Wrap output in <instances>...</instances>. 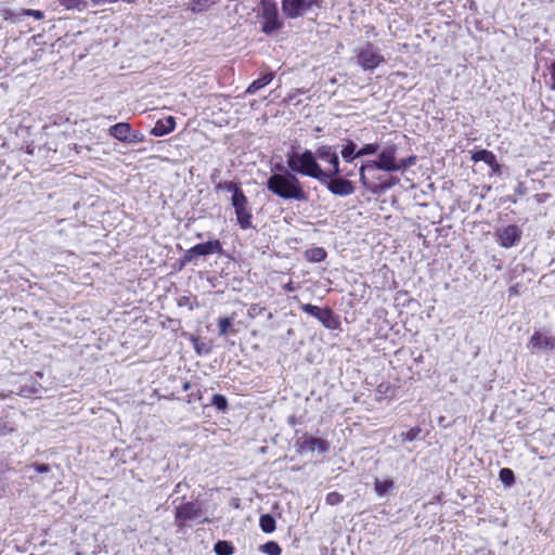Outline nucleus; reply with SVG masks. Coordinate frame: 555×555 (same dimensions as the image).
<instances>
[{"label":"nucleus","instance_id":"11","mask_svg":"<svg viewBox=\"0 0 555 555\" xmlns=\"http://www.w3.org/2000/svg\"><path fill=\"white\" fill-rule=\"evenodd\" d=\"M521 237V230L514 224H509L498 231V242L502 247L509 248L515 246Z\"/></svg>","mask_w":555,"mask_h":555},{"label":"nucleus","instance_id":"26","mask_svg":"<svg viewBox=\"0 0 555 555\" xmlns=\"http://www.w3.org/2000/svg\"><path fill=\"white\" fill-rule=\"evenodd\" d=\"M217 555H232L233 546L227 541H218L214 547Z\"/></svg>","mask_w":555,"mask_h":555},{"label":"nucleus","instance_id":"39","mask_svg":"<svg viewBox=\"0 0 555 555\" xmlns=\"http://www.w3.org/2000/svg\"><path fill=\"white\" fill-rule=\"evenodd\" d=\"M25 15L27 16H33L35 17L36 20H41L43 18V13L41 11H38V10H26L25 11Z\"/></svg>","mask_w":555,"mask_h":555},{"label":"nucleus","instance_id":"12","mask_svg":"<svg viewBox=\"0 0 555 555\" xmlns=\"http://www.w3.org/2000/svg\"><path fill=\"white\" fill-rule=\"evenodd\" d=\"M301 309L302 311L318 319L327 328H334L335 318L330 309H321L310 304L302 305Z\"/></svg>","mask_w":555,"mask_h":555},{"label":"nucleus","instance_id":"41","mask_svg":"<svg viewBox=\"0 0 555 555\" xmlns=\"http://www.w3.org/2000/svg\"><path fill=\"white\" fill-rule=\"evenodd\" d=\"M34 468L39 474H44L50 472V467L47 464H36L34 465Z\"/></svg>","mask_w":555,"mask_h":555},{"label":"nucleus","instance_id":"34","mask_svg":"<svg viewBox=\"0 0 555 555\" xmlns=\"http://www.w3.org/2000/svg\"><path fill=\"white\" fill-rule=\"evenodd\" d=\"M416 163L415 156H410L408 158H398V166H400V170L412 167Z\"/></svg>","mask_w":555,"mask_h":555},{"label":"nucleus","instance_id":"14","mask_svg":"<svg viewBox=\"0 0 555 555\" xmlns=\"http://www.w3.org/2000/svg\"><path fill=\"white\" fill-rule=\"evenodd\" d=\"M176 119L172 116H168L165 119H159L155 122L151 130L154 137H163L175 130Z\"/></svg>","mask_w":555,"mask_h":555},{"label":"nucleus","instance_id":"1","mask_svg":"<svg viewBox=\"0 0 555 555\" xmlns=\"http://www.w3.org/2000/svg\"><path fill=\"white\" fill-rule=\"evenodd\" d=\"M267 189L282 199H294L298 202L308 201V194L296 175L292 171L273 173L267 180Z\"/></svg>","mask_w":555,"mask_h":555},{"label":"nucleus","instance_id":"43","mask_svg":"<svg viewBox=\"0 0 555 555\" xmlns=\"http://www.w3.org/2000/svg\"><path fill=\"white\" fill-rule=\"evenodd\" d=\"M341 173H344L345 177H352L353 176V171L352 170H349V171H343Z\"/></svg>","mask_w":555,"mask_h":555},{"label":"nucleus","instance_id":"21","mask_svg":"<svg viewBox=\"0 0 555 555\" xmlns=\"http://www.w3.org/2000/svg\"><path fill=\"white\" fill-rule=\"evenodd\" d=\"M374 489H375V493L377 494V496L382 498L387 492H389L390 490L393 489V480L392 479H385V480L375 479Z\"/></svg>","mask_w":555,"mask_h":555},{"label":"nucleus","instance_id":"29","mask_svg":"<svg viewBox=\"0 0 555 555\" xmlns=\"http://www.w3.org/2000/svg\"><path fill=\"white\" fill-rule=\"evenodd\" d=\"M261 550L267 555H281L282 550L276 542L270 541L261 546Z\"/></svg>","mask_w":555,"mask_h":555},{"label":"nucleus","instance_id":"37","mask_svg":"<svg viewBox=\"0 0 555 555\" xmlns=\"http://www.w3.org/2000/svg\"><path fill=\"white\" fill-rule=\"evenodd\" d=\"M13 431V427L10 426L7 422L0 420V436H5Z\"/></svg>","mask_w":555,"mask_h":555},{"label":"nucleus","instance_id":"6","mask_svg":"<svg viewBox=\"0 0 555 555\" xmlns=\"http://www.w3.org/2000/svg\"><path fill=\"white\" fill-rule=\"evenodd\" d=\"M317 158L330 166L328 169H324L327 180L333 177L340 176L344 171L339 167V157L336 150L331 145H321L317 150Z\"/></svg>","mask_w":555,"mask_h":555},{"label":"nucleus","instance_id":"30","mask_svg":"<svg viewBox=\"0 0 555 555\" xmlns=\"http://www.w3.org/2000/svg\"><path fill=\"white\" fill-rule=\"evenodd\" d=\"M232 324H233L232 318H220L218 321L219 334L221 336H225L228 334L229 328L232 326Z\"/></svg>","mask_w":555,"mask_h":555},{"label":"nucleus","instance_id":"27","mask_svg":"<svg viewBox=\"0 0 555 555\" xmlns=\"http://www.w3.org/2000/svg\"><path fill=\"white\" fill-rule=\"evenodd\" d=\"M499 478L505 486L508 487L512 486L515 481L514 472L509 468H502L499 473Z\"/></svg>","mask_w":555,"mask_h":555},{"label":"nucleus","instance_id":"24","mask_svg":"<svg viewBox=\"0 0 555 555\" xmlns=\"http://www.w3.org/2000/svg\"><path fill=\"white\" fill-rule=\"evenodd\" d=\"M217 188L231 193L232 196H241L244 194L240 184L233 181L220 182Z\"/></svg>","mask_w":555,"mask_h":555},{"label":"nucleus","instance_id":"22","mask_svg":"<svg viewBox=\"0 0 555 555\" xmlns=\"http://www.w3.org/2000/svg\"><path fill=\"white\" fill-rule=\"evenodd\" d=\"M218 1L219 0H192L189 4V9L194 13H199L206 11Z\"/></svg>","mask_w":555,"mask_h":555},{"label":"nucleus","instance_id":"2","mask_svg":"<svg viewBox=\"0 0 555 555\" xmlns=\"http://www.w3.org/2000/svg\"><path fill=\"white\" fill-rule=\"evenodd\" d=\"M317 152L305 150L300 154L288 153L286 155V164L294 175L298 173L305 177H310L319 182H326L327 176L324 169L320 166L317 158Z\"/></svg>","mask_w":555,"mask_h":555},{"label":"nucleus","instance_id":"17","mask_svg":"<svg viewBox=\"0 0 555 555\" xmlns=\"http://www.w3.org/2000/svg\"><path fill=\"white\" fill-rule=\"evenodd\" d=\"M346 144L340 150L341 158L345 163L351 164L359 157L357 144L351 140H345Z\"/></svg>","mask_w":555,"mask_h":555},{"label":"nucleus","instance_id":"18","mask_svg":"<svg viewBox=\"0 0 555 555\" xmlns=\"http://www.w3.org/2000/svg\"><path fill=\"white\" fill-rule=\"evenodd\" d=\"M273 78H274V73H268V74L263 75L262 77L256 79L248 86L246 93H249V94L256 93L258 90H260L263 87H266L267 85H269L273 80Z\"/></svg>","mask_w":555,"mask_h":555},{"label":"nucleus","instance_id":"42","mask_svg":"<svg viewBox=\"0 0 555 555\" xmlns=\"http://www.w3.org/2000/svg\"><path fill=\"white\" fill-rule=\"evenodd\" d=\"M397 182H398V180L392 178V179L389 181V183L382 184V185L379 186V189H380V190L389 189V188H391L392 185H395Z\"/></svg>","mask_w":555,"mask_h":555},{"label":"nucleus","instance_id":"20","mask_svg":"<svg viewBox=\"0 0 555 555\" xmlns=\"http://www.w3.org/2000/svg\"><path fill=\"white\" fill-rule=\"evenodd\" d=\"M473 159L475 162H483L491 167L498 166L495 155L488 150L477 151L474 154Z\"/></svg>","mask_w":555,"mask_h":555},{"label":"nucleus","instance_id":"44","mask_svg":"<svg viewBox=\"0 0 555 555\" xmlns=\"http://www.w3.org/2000/svg\"><path fill=\"white\" fill-rule=\"evenodd\" d=\"M324 255H325V253H324L322 249H318V250H317V256H320V258H319V259L323 258V257H324Z\"/></svg>","mask_w":555,"mask_h":555},{"label":"nucleus","instance_id":"46","mask_svg":"<svg viewBox=\"0 0 555 555\" xmlns=\"http://www.w3.org/2000/svg\"><path fill=\"white\" fill-rule=\"evenodd\" d=\"M189 388H190V383H188V382H186V383H184V385H183V390H188Z\"/></svg>","mask_w":555,"mask_h":555},{"label":"nucleus","instance_id":"35","mask_svg":"<svg viewBox=\"0 0 555 555\" xmlns=\"http://www.w3.org/2000/svg\"><path fill=\"white\" fill-rule=\"evenodd\" d=\"M60 3L68 10L78 9L83 2V0H59Z\"/></svg>","mask_w":555,"mask_h":555},{"label":"nucleus","instance_id":"10","mask_svg":"<svg viewBox=\"0 0 555 555\" xmlns=\"http://www.w3.org/2000/svg\"><path fill=\"white\" fill-rule=\"evenodd\" d=\"M326 189L336 196H349L354 193L356 186L353 182L339 176L330 178L326 182H321Z\"/></svg>","mask_w":555,"mask_h":555},{"label":"nucleus","instance_id":"28","mask_svg":"<svg viewBox=\"0 0 555 555\" xmlns=\"http://www.w3.org/2000/svg\"><path fill=\"white\" fill-rule=\"evenodd\" d=\"M378 149H379L378 143H367L358 150V155H359V157L373 155L378 151Z\"/></svg>","mask_w":555,"mask_h":555},{"label":"nucleus","instance_id":"5","mask_svg":"<svg viewBox=\"0 0 555 555\" xmlns=\"http://www.w3.org/2000/svg\"><path fill=\"white\" fill-rule=\"evenodd\" d=\"M321 0H283L282 11L287 18H298L313 8H319Z\"/></svg>","mask_w":555,"mask_h":555},{"label":"nucleus","instance_id":"19","mask_svg":"<svg viewBox=\"0 0 555 555\" xmlns=\"http://www.w3.org/2000/svg\"><path fill=\"white\" fill-rule=\"evenodd\" d=\"M302 449L310 452L318 451L320 453H324L327 451V446L325 441L320 438H310L302 442Z\"/></svg>","mask_w":555,"mask_h":555},{"label":"nucleus","instance_id":"9","mask_svg":"<svg viewBox=\"0 0 555 555\" xmlns=\"http://www.w3.org/2000/svg\"><path fill=\"white\" fill-rule=\"evenodd\" d=\"M202 516V508L199 504L195 502H186L183 504H180L176 508V525L179 528H182L185 526L188 521L196 520Z\"/></svg>","mask_w":555,"mask_h":555},{"label":"nucleus","instance_id":"33","mask_svg":"<svg viewBox=\"0 0 555 555\" xmlns=\"http://www.w3.org/2000/svg\"><path fill=\"white\" fill-rule=\"evenodd\" d=\"M421 433L420 427H413L409 431L401 435L402 439L408 442L414 441Z\"/></svg>","mask_w":555,"mask_h":555},{"label":"nucleus","instance_id":"16","mask_svg":"<svg viewBox=\"0 0 555 555\" xmlns=\"http://www.w3.org/2000/svg\"><path fill=\"white\" fill-rule=\"evenodd\" d=\"M109 135L117 139L118 141L126 142L130 139L131 127L128 122H118L112 126L108 130Z\"/></svg>","mask_w":555,"mask_h":555},{"label":"nucleus","instance_id":"7","mask_svg":"<svg viewBox=\"0 0 555 555\" xmlns=\"http://www.w3.org/2000/svg\"><path fill=\"white\" fill-rule=\"evenodd\" d=\"M397 152L398 149L396 145H389L379 153L377 159L369 162L376 169L388 172L400 171V166H398Z\"/></svg>","mask_w":555,"mask_h":555},{"label":"nucleus","instance_id":"38","mask_svg":"<svg viewBox=\"0 0 555 555\" xmlns=\"http://www.w3.org/2000/svg\"><path fill=\"white\" fill-rule=\"evenodd\" d=\"M144 140V135L140 132H133L131 130L130 139H127L128 143L142 142Z\"/></svg>","mask_w":555,"mask_h":555},{"label":"nucleus","instance_id":"47","mask_svg":"<svg viewBox=\"0 0 555 555\" xmlns=\"http://www.w3.org/2000/svg\"><path fill=\"white\" fill-rule=\"evenodd\" d=\"M181 486H182V483H181V482H179V483L177 485V487H176V492H179V491H180Z\"/></svg>","mask_w":555,"mask_h":555},{"label":"nucleus","instance_id":"3","mask_svg":"<svg viewBox=\"0 0 555 555\" xmlns=\"http://www.w3.org/2000/svg\"><path fill=\"white\" fill-rule=\"evenodd\" d=\"M357 64L365 72L374 70L380 64L385 63V57L378 52L371 42L354 50Z\"/></svg>","mask_w":555,"mask_h":555},{"label":"nucleus","instance_id":"23","mask_svg":"<svg viewBox=\"0 0 555 555\" xmlns=\"http://www.w3.org/2000/svg\"><path fill=\"white\" fill-rule=\"evenodd\" d=\"M374 167L371 165V163L367 160L366 163L362 164L359 168V176H360V182L362 184L363 188L365 189H369L373 192H376L377 191V186L373 188L371 186L366 176H365V171L366 170H370V169H373Z\"/></svg>","mask_w":555,"mask_h":555},{"label":"nucleus","instance_id":"8","mask_svg":"<svg viewBox=\"0 0 555 555\" xmlns=\"http://www.w3.org/2000/svg\"><path fill=\"white\" fill-rule=\"evenodd\" d=\"M231 204L234 208L235 216L237 223L240 224L241 229L247 230L253 228L251 224V209L248 206V201L245 194H242L241 196H232L231 197Z\"/></svg>","mask_w":555,"mask_h":555},{"label":"nucleus","instance_id":"4","mask_svg":"<svg viewBox=\"0 0 555 555\" xmlns=\"http://www.w3.org/2000/svg\"><path fill=\"white\" fill-rule=\"evenodd\" d=\"M262 31L267 35L282 27L276 3L273 0H261Z\"/></svg>","mask_w":555,"mask_h":555},{"label":"nucleus","instance_id":"40","mask_svg":"<svg viewBox=\"0 0 555 555\" xmlns=\"http://www.w3.org/2000/svg\"><path fill=\"white\" fill-rule=\"evenodd\" d=\"M551 89L555 91V61L550 65Z\"/></svg>","mask_w":555,"mask_h":555},{"label":"nucleus","instance_id":"13","mask_svg":"<svg viewBox=\"0 0 555 555\" xmlns=\"http://www.w3.org/2000/svg\"><path fill=\"white\" fill-rule=\"evenodd\" d=\"M527 348L531 353H537L545 349H553L555 348V338L544 336L540 332H535L529 339Z\"/></svg>","mask_w":555,"mask_h":555},{"label":"nucleus","instance_id":"31","mask_svg":"<svg viewBox=\"0 0 555 555\" xmlns=\"http://www.w3.org/2000/svg\"><path fill=\"white\" fill-rule=\"evenodd\" d=\"M211 404L215 405L219 411H224L228 408V401L222 395H214Z\"/></svg>","mask_w":555,"mask_h":555},{"label":"nucleus","instance_id":"25","mask_svg":"<svg viewBox=\"0 0 555 555\" xmlns=\"http://www.w3.org/2000/svg\"><path fill=\"white\" fill-rule=\"evenodd\" d=\"M260 528L266 533H271L275 530V519L269 515H262L259 520Z\"/></svg>","mask_w":555,"mask_h":555},{"label":"nucleus","instance_id":"32","mask_svg":"<svg viewBox=\"0 0 555 555\" xmlns=\"http://www.w3.org/2000/svg\"><path fill=\"white\" fill-rule=\"evenodd\" d=\"M344 500V496L338 493V492H330L327 495H326V499H325V502L328 504V505H338L339 503H341Z\"/></svg>","mask_w":555,"mask_h":555},{"label":"nucleus","instance_id":"36","mask_svg":"<svg viewBox=\"0 0 555 555\" xmlns=\"http://www.w3.org/2000/svg\"><path fill=\"white\" fill-rule=\"evenodd\" d=\"M194 258H195V255H194L193 249H192V247H191V248H189V249L184 253V255H183V257H182V259H181V264H182V266H184V264H186V263H190V262H192V261L194 260Z\"/></svg>","mask_w":555,"mask_h":555},{"label":"nucleus","instance_id":"45","mask_svg":"<svg viewBox=\"0 0 555 555\" xmlns=\"http://www.w3.org/2000/svg\"><path fill=\"white\" fill-rule=\"evenodd\" d=\"M285 288L289 292L294 291V287L292 286V284H287Z\"/></svg>","mask_w":555,"mask_h":555},{"label":"nucleus","instance_id":"15","mask_svg":"<svg viewBox=\"0 0 555 555\" xmlns=\"http://www.w3.org/2000/svg\"><path fill=\"white\" fill-rule=\"evenodd\" d=\"M195 257L197 256H207L210 254H218L221 251L222 247L218 240L208 241L206 243L197 244L192 247Z\"/></svg>","mask_w":555,"mask_h":555}]
</instances>
